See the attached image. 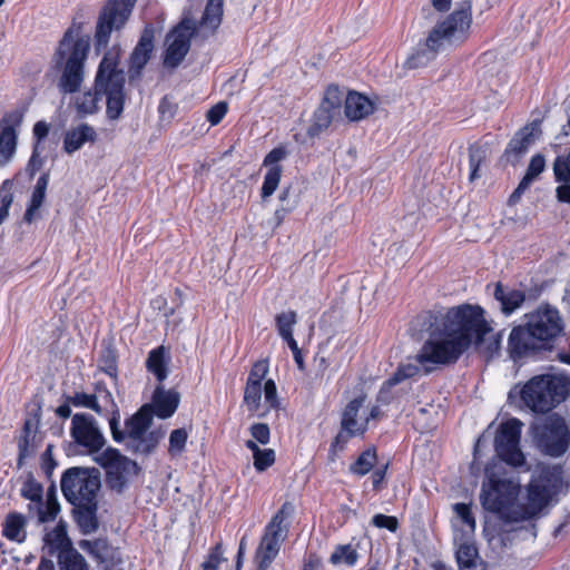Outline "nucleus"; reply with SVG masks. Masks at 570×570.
<instances>
[{
    "label": "nucleus",
    "mask_w": 570,
    "mask_h": 570,
    "mask_svg": "<svg viewBox=\"0 0 570 570\" xmlns=\"http://www.w3.org/2000/svg\"><path fill=\"white\" fill-rule=\"evenodd\" d=\"M422 317L429 337L415 360L425 374L454 364L471 346L487 361L500 352L502 335L493 332L478 305L462 304L444 312H428Z\"/></svg>",
    "instance_id": "obj_1"
},
{
    "label": "nucleus",
    "mask_w": 570,
    "mask_h": 570,
    "mask_svg": "<svg viewBox=\"0 0 570 570\" xmlns=\"http://www.w3.org/2000/svg\"><path fill=\"white\" fill-rule=\"evenodd\" d=\"M471 2L464 1L429 33L423 45L406 60L409 68H420L434 59L436 52L445 45H459L468 36L472 22Z\"/></svg>",
    "instance_id": "obj_2"
},
{
    "label": "nucleus",
    "mask_w": 570,
    "mask_h": 570,
    "mask_svg": "<svg viewBox=\"0 0 570 570\" xmlns=\"http://www.w3.org/2000/svg\"><path fill=\"white\" fill-rule=\"evenodd\" d=\"M89 49V38L80 37L72 28L65 32L56 52L57 67L62 71L58 82L61 92L73 94L80 89Z\"/></svg>",
    "instance_id": "obj_3"
},
{
    "label": "nucleus",
    "mask_w": 570,
    "mask_h": 570,
    "mask_svg": "<svg viewBox=\"0 0 570 570\" xmlns=\"http://www.w3.org/2000/svg\"><path fill=\"white\" fill-rule=\"evenodd\" d=\"M153 415L149 405H142L135 414L125 421V430L120 428V420L117 421V430L120 436L112 440L117 443H125V450L134 455L148 456L155 452L164 434L160 431H150Z\"/></svg>",
    "instance_id": "obj_4"
},
{
    "label": "nucleus",
    "mask_w": 570,
    "mask_h": 570,
    "mask_svg": "<svg viewBox=\"0 0 570 570\" xmlns=\"http://www.w3.org/2000/svg\"><path fill=\"white\" fill-rule=\"evenodd\" d=\"M125 72L118 68L116 56L107 52L101 59L95 78L97 94L106 96V114L110 120L120 118L125 105Z\"/></svg>",
    "instance_id": "obj_5"
},
{
    "label": "nucleus",
    "mask_w": 570,
    "mask_h": 570,
    "mask_svg": "<svg viewBox=\"0 0 570 570\" xmlns=\"http://www.w3.org/2000/svg\"><path fill=\"white\" fill-rule=\"evenodd\" d=\"M294 512V504L286 501L266 524L255 552L258 570H267L279 553L282 544L288 537Z\"/></svg>",
    "instance_id": "obj_6"
},
{
    "label": "nucleus",
    "mask_w": 570,
    "mask_h": 570,
    "mask_svg": "<svg viewBox=\"0 0 570 570\" xmlns=\"http://www.w3.org/2000/svg\"><path fill=\"white\" fill-rule=\"evenodd\" d=\"M567 386L553 375L532 377L521 390V399L533 412L547 413L564 400Z\"/></svg>",
    "instance_id": "obj_7"
},
{
    "label": "nucleus",
    "mask_w": 570,
    "mask_h": 570,
    "mask_svg": "<svg viewBox=\"0 0 570 570\" xmlns=\"http://www.w3.org/2000/svg\"><path fill=\"white\" fill-rule=\"evenodd\" d=\"M60 485L63 497L70 504L96 503L101 485L100 474L96 469L73 466L63 472Z\"/></svg>",
    "instance_id": "obj_8"
},
{
    "label": "nucleus",
    "mask_w": 570,
    "mask_h": 570,
    "mask_svg": "<svg viewBox=\"0 0 570 570\" xmlns=\"http://www.w3.org/2000/svg\"><path fill=\"white\" fill-rule=\"evenodd\" d=\"M518 489L514 483L505 479H497L494 475L482 484L481 503L484 510L500 515H528L527 509L514 504Z\"/></svg>",
    "instance_id": "obj_9"
},
{
    "label": "nucleus",
    "mask_w": 570,
    "mask_h": 570,
    "mask_svg": "<svg viewBox=\"0 0 570 570\" xmlns=\"http://www.w3.org/2000/svg\"><path fill=\"white\" fill-rule=\"evenodd\" d=\"M533 438L540 451L552 458L564 454L570 445L569 428L557 414L549 415L541 423L535 424Z\"/></svg>",
    "instance_id": "obj_10"
},
{
    "label": "nucleus",
    "mask_w": 570,
    "mask_h": 570,
    "mask_svg": "<svg viewBox=\"0 0 570 570\" xmlns=\"http://www.w3.org/2000/svg\"><path fill=\"white\" fill-rule=\"evenodd\" d=\"M562 485V471L559 466H543L534 475L528 488V515L541 511L559 492Z\"/></svg>",
    "instance_id": "obj_11"
},
{
    "label": "nucleus",
    "mask_w": 570,
    "mask_h": 570,
    "mask_svg": "<svg viewBox=\"0 0 570 570\" xmlns=\"http://www.w3.org/2000/svg\"><path fill=\"white\" fill-rule=\"evenodd\" d=\"M137 0H109L99 14L96 49L106 48L112 31L120 30L129 19Z\"/></svg>",
    "instance_id": "obj_12"
},
{
    "label": "nucleus",
    "mask_w": 570,
    "mask_h": 570,
    "mask_svg": "<svg viewBox=\"0 0 570 570\" xmlns=\"http://www.w3.org/2000/svg\"><path fill=\"white\" fill-rule=\"evenodd\" d=\"M197 32V23L194 19L185 17L166 36V50L164 55V66L166 68H177L190 49V41Z\"/></svg>",
    "instance_id": "obj_13"
},
{
    "label": "nucleus",
    "mask_w": 570,
    "mask_h": 570,
    "mask_svg": "<svg viewBox=\"0 0 570 570\" xmlns=\"http://www.w3.org/2000/svg\"><path fill=\"white\" fill-rule=\"evenodd\" d=\"M106 470L107 485L121 492L127 484V476L130 474H138L140 468L137 462L130 460L121 454L115 448H107L96 460Z\"/></svg>",
    "instance_id": "obj_14"
},
{
    "label": "nucleus",
    "mask_w": 570,
    "mask_h": 570,
    "mask_svg": "<svg viewBox=\"0 0 570 570\" xmlns=\"http://www.w3.org/2000/svg\"><path fill=\"white\" fill-rule=\"evenodd\" d=\"M522 423L518 419H510L503 422L495 435L494 446L498 456L505 463L513 466H521L525 459L520 450Z\"/></svg>",
    "instance_id": "obj_15"
},
{
    "label": "nucleus",
    "mask_w": 570,
    "mask_h": 570,
    "mask_svg": "<svg viewBox=\"0 0 570 570\" xmlns=\"http://www.w3.org/2000/svg\"><path fill=\"white\" fill-rule=\"evenodd\" d=\"M70 435L77 445L89 453L99 452L107 442L97 420L88 413H76L72 416Z\"/></svg>",
    "instance_id": "obj_16"
},
{
    "label": "nucleus",
    "mask_w": 570,
    "mask_h": 570,
    "mask_svg": "<svg viewBox=\"0 0 570 570\" xmlns=\"http://www.w3.org/2000/svg\"><path fill=\"white\" fill-rule=\"evenodd\" d=\"M532 335L539 340V342L546 346L547 343L554 340L563 330L562 320L559 315L558 309L543 306L528 315V322L525 324Z\"/></svg>",
    "instance_id": "obj_17"
},
{
    "label": "nucleus",
    "mask_w": 570,
    "mask_h": 570,
    "mask_svg": "<svg viewBox=\"0 0 570 570\" xmlns=\"http://www.w3.org/2000/svg\"><path fill=\"white\" fill-rule=\"evenodd\" d=\"M41 417V407L38 406L35 414L28 417L18 438V468H22L24 461L33 456L42 443V436L38 433Z\"/></svg>",
    "instance_id": "obj_18"
},
{
    "label": "nucleus",
    "mask_w": 570,
    "mask_h": 570,
    "mask_svg": "<svg viewBox=\"0 0 570 570\" xmlns=\"http://www.w3.org/2000/svg\"><path fill=\"white\" fill-rule=\"evenodd\" d=\"M288 153L285 147L279 146L272 149L264 158L263 166L267 168V171L264 176V181L262 186V199L265 200L271 197L275 190L277 189L282 174L283 167L279 165V161L284 160L287 157Z\"/></svg>",
    "instance_id": "obj_19"
},
{
    "label": "nucleus",
    "mask_w": 570,
    "mask_h": 570,
    "mask_svg": "<svg viewBox=\"0 0 570 570\" xmlns=\"http://www.w3.org/2000/svg\"><path fill=\"white\" fill-rule=\"evenodd\" d=\"M543 348L535 335L524 325L513 327L508 338V353L513 361Z\"/></svg>",
    "instance_id": "obj_20"
},
{
    "label": "nucleus",
    "mask_w": 570,
    "mask_h": 570,
    "mask_svg": "<svg viewBox=\"0 0 570 570\" xmlns=\"http://www.w3.org/2000/svg\"><path fill=\"white\" fill-rule=\"evenodd\" d=\"M95 403L99 405L97 414L100 416H108L110 431H114L115 436H120L117 430V421L120 420V410L111 392L106 387L105 384L98 382L95 385V392L92 393Z\"/></svg>",
    "instance_id": "obj_21"
},
{
    "label": "nucleus",
    "mask_w": 570,
    "mask_h": 570,
    "mask_svg": "<svg viewBox=\"0 0 570 570\" xmlns=\"http://www.w3.org/2000/svg\"><path fill=\"white\" fill-rule=\"evenodd\" d=\"M180 402V394L175 390H166L163 385H158L153 394L151 415L159 419H168L174 415Z\"/></svg>",
    "instance_id": "obj_22"
},
{
    "label": "nucleus",
    "mask_w": 570,
    "mask_h": 570,
    "mask_svg": "<svg viewBox=\"0 0 570 570\" xmlns=\"http://www.w3.org/2000/svg\"><path fill=\"white\" fill-rule=\"evenodd\" d=\"M365 402V395L351 400L345 406L342 417L341 428L351 434L363 435L367 430V420L358 419L360 409Z\"/></svg>",
    "instance_id": "obj_23"
},
{
    "label": "nucleus",
    "mask_w": 570,
    "mask_h": 570,
    "mask_svg": "<svg viewBox=\"0 0 570 570\" xmlns=\"http://www.w3.org/2000/svg\"><path fill=\"white\" fill-rule=\"evenodd\" d=\"M154 49V31L151 29H145L140 36V39L135 47L130 56V78L139 76L140 71L147 65L150 59V53Z\"/></svg>",
    "instance_id": "obj_24"
},
{
    "label": "nucleus",
    "mask_w": 570,
    "mask_h": 570,
    "mask_svg": "<svg viewBox=\"0 0 570 570\" xmlns=\"http://www.w3.org/2000/svg\"><path fill=\"white\" fill-rule=\"evenodd\" d=\"M22 116L19 112L6 115L1 120L0 154L9 158L17 145L16 127L21 124Z\"/></svg>",
    "instance_id": "obj_25"
},
{
    "label": "nucleus",
    "mask_w": 570,
    "mask_h": 570,
    "mask_svg": "<svg viewBox=\"0 0 570 570\" xmlns=\"http://www.w3.org/2000/svg\"><path fill=\"white\" fill-rule=\"evenodd\" d=\"M97 137V132L92 126L81 124L66 132L63 149L67 154L71 155L79 150L86 142H96Z\"/></svg>",
    "instance_id": "obj_26"
},
{
    "label": "nucleus",
    "mask_w": 570,
    "mask_h": 570,
    "mask_svg": "<svg viewBox=\"0 0 570 570\" xmlns=\"http://www.w3.org/2000/svg\"><path fill=\"white\" fill-rule=\"evenodd\" d=\"M345 115L350 120L357 121L374 110L373 102L362 94L350 92L345 98Z\"/></svg>",
    "instance_id": "obj_27"
},
{
    "label": "nucleus",
    "mask_w": 570,
    "mask_h": 570,
    "mask_svg": "<svg viewBox=\"0 0 570 570\" xmlns=\"http://www.w3.org/2000/svg\"><path fill=\"white\" fill-rule=\"evenodd\" d=\"M170 355L164 345H160L148 353L146 368L155 375L158 382H164L168 376V364Z\"/></svg>",
    "instance_id": "obj_28"
},
{
    "label": "nucleus",
    "mask_w": 570,
    "mask_h": 570,
    "mask_svg": "<svg viewBox=\"0 0 570 570\" xmlns=\"http://www.w3.org/2000/svg\"><path fill=\"white\" fill-rule=\"evenodd\" d=\"M494 298L500 303L502 313L510 315L524 303L525 294L522 291L507 288L501 283H498L495 285Z\"/></svg>",
    "instance_id": "obj_29"
},
{
    "label": "nucleus",
    "mask_w": 570,
    "mask_h": 570,
    "mask_svg": "<svg viewBox=\"0 0 570 570\" xmlns=\"http://www.w3.org/2000/svg\"><path fill=\"white\" fill-rule=\"evenodd\" d=\"M533 130L534 128H530L527 126L515 134V136L510 140L505 149V156L508 157V159L512 157V163L519 161L520 157L528 150L530 145L533 142Z\"/></svg>",
    "instance_id": "obj_30"
},
{
    "label": "nucleus",
    "mask_w": 570,
    "mask_h": 570,
    "mask_svg": "<svg viewBox=\"0 0 570 570\" xmlns=\"http://www.w3.org/2000/svg\"><path fill=\"white\" fill-rule=\"evenodd\" d=\"M97 510L98 502L87 505H73L75 519L83 533L89 534L98 529Z\"/></svg>",
    "instance_id": "obj_31"
},
{
    "label": "nucleus",
    "mask_w": 570,
    "mask_h": 570,
    "mask_svg": "<svg viewBox=\"0 0 570 570\" xmlns=\"http://www.w3.org/2000/svg\"><path fill=\"white\" fill-rule=\"evenodd\" d=\"M49 183V174L45 173L42 174L35 186V189L31 195L30 204L24 213V220L27 223H32L36 216V213L41 207L45 197H46V190Z\"/></svg>",
    "instance_id": "obj_32"
},
{
    "label": "nucleus",
    "mask_w": 570,
    "mask_h": 570,
    "mask_svg": "<svg viewBox=\"0 0 570 570\" xmlns=\"http://www.w3.org/2000/svg\"><path fill=\"white\" fill-rule=\"evenodd\" d=\"M223 6L224 0H208L199 21V27L215 31L222 22Z\"/></svg>",
    "instance_id": "obj_33"
},
{
    "label": "nucleus",
    "mask_w": 570,
    "mask_h": 570,
    "mask_svg": "<svg viewBox=\"0 0 570 570\" xmlns=\"http://www.w3.org/2000/svg\"><path fill=\"white\" fill-rule=\"evenodd\" d=\"M26 520L20 513H9L6 518L2 533L12 541L22 542L26 538L24 532Z\"/></svg>",
    "instance_id": "obj_34"
},
{
    "label": "nucleus",
    "mask_w": 570,
    "mask_h": 570,
    "mask_svg": "<svg viewBox=\"0 0 570 570\" xmlns=\"http://www.w3.org/2000/svg\"><path fill=\"white\" fill-rule=\"evenodd\" d=\"M335 115L336 114L334 111L327 109V105H320L313 115L312 124L307 129V135L309 137L318 136L330 127Z\"/></svg>",
    "instance_id": "obj_35"
},
{
    "label": "nucleus",
    "mask_w": 570,
    "mask_h": 570,
    "mask_svg": "<svg viewBox=\"0 0 570 570\" xmlns=\"http://www.w3.org/2000/svg\"><path fill=\"white\" fill-rule=\"evenodd\" d=\"M376 461L377 454L375 448H368L350 465V472L357 476H364L374 468Z\"/></svg>",
    "instance_id": "obj_36"
},
{
    "label": "nucleus",
    "mask_w": 570,
    "mask_h": 570,
    "mask_svg": "<svg viewBox=\"0 0 570 570\" xmlns=\"http://www.w3.org/2000/svg\"><path fill=\"white\" fill-rule=\"evenodd\" d=\"M101 94L86 91L81 95H79L75 100V107L80 117H86L88 115H94L99 109V100H100Z\"/></svg>",
    "instance_id": "obj_37"
},
{
    "label": "nucleus",
    "mask_w": 570,
    "mask_h": 570,
    "mask_svg": "<svg viewBox=\"0 0 570 570\" xmlns=\"http://www.w3.org/2000/svg\"><path fill=\"white\" fill-rule=\"evenodd\" d=\"M59 564L61 570H88L85 558L73 548L60 551Z\"/></svg>",
    "instance_id": "obj_38"
},
{
    "label": "nucleus",
    "mask_w": 570,
    "mask_h": 570,
    "mask_svg": "<svg viewBox=\"0 0 570 570\" xmlns=\"http://www.w3.org/2000/svg\"><path fill=\"white\" fill-rule=\"evenodd\" d=\"M487 158V148L481 145H472L469 148V165L470 175L469 180L474 181L481 177L479 170L480 166Z\"/></svg>",
    "instance_id": "obj_39"
},
{
    "label": "nucleus",
    "mask_w": 570,
    "mask_h": 570,
    "mask_svg": "<svg viewBox=\"0 0 570 570\" xmlns=\"http://www.w3.org/2000/svg\"><path fill=\"white\" fill-rule=\"evenodd\" d=\"M357 559L358 553L355 548L351 544H342L335 548L331 554L330 562L334 566L344 563L352 567L356 563Z\"/></svg>",
    "instance_id": "obj_40"
},
{
    "label": "nucleus",
    "mask_w": 570,
    "mask_h": 570,
    "mask_svg": "<svg viewBox=\"0 0 570 570\" xmlns=\"http://www.w3.org/2000/svg\"><path fill=\"white\" fill-rule=\"evenodd\" d=\"M297 322V315L294 311L283 312L276 315V326L279 336L284 340L294 338L293 327Z\"/></svg>",
    "instance_id": "obj_41"
},
{
    "label": "nucleus",
    "mask_w": 570,
    "mask_h": 570,
    "mask_svg": "<svg viewBox=\"0 0 570 570\" xmlns=\"http://www.w3.org/2000/svg\"><path fill=\"white\" fill-rule=\"evenodd\" d=\"M262 392V384L246 382L243 402L247 406V410L250 412L252 415L256 414L261 406Z\"/></svg>",
    "instance_id": "obj_42"
},
{
    "label": "nucleus",
    "mask_w": 570,
    "mask_h": 570,
    "mask_svg": "<svg viewBox=\"0 0 570 570\" xmlns=\"http://www.w3.org/2000/svg\"><path fill=\"white\" fill-rule=\"evenodd\" d=\"M99 368L108 374L111 379L116 380L117 370V355L114 348L107 346L99 358Z\"/></svg>",
    "instance_id": "obj_43"
},
{
    "label": "nucleus",
    "mask_w": 570,
    "mask_h": 570,
    "mask_svg": "<svg viewBox=\"0 0 570 570\" xmlns=\"http://www.w3.org/2000/svg\"><path fill=\"white\" fill-rule=\"evenodd\" d=\"M80 547L96 558L97 561L104 562L108 557V542L104 539L95 541H81Z\"/></svg>",
    "instance_id": "obj_44"
},
{
    "label": "nucleus",
    "mask_w": 570,
    "mask_h": 570,
    "mask_svg": "<svg viewBox=\"0 0 570 570\" xmlns=\"http://www.w3.org/2000/svg\"><path fill=\"white\" fill-rule=\"evenodd\" d=\"M546 168V159L544 156L541 154H535L530 159L529 166L527 168L525 175L523 176L522 180H524V185H531L539 175Z\"/></svg>",
    "instance_id": "obj_45"
},
{
    "label": "nucleus",
    "mask_w": 570,
    "mask_h": 570,
    "mask_svg": "<svg viewBox=\"0 0 570 570\" xmlns=\"http://www.w3.org/2000/svg\"><path fill=\"white\" fill-rule=\"evenodd\" d=\"M43 489L42 485L33 478H28L21 488V495L35 503L37 507L42 501Z\"/></svg>",
    "instance_id": "obj_46"
},
{
    "label": "nucleus",
    "mask_w": 570,
    "mask_h": 570,
    "mask_svg": "<svg viewBox=\"0 0 570 570\" xmlns=\"http://www.w3.org/2000/svg\"><path fill=\"white\" fill-rule=\"evenodd\" d=\"M478 557V550L474 546L463 543L456 551V561L461 568H473L475 566V558Z\"/></svg>",
    "instance_id": "obj_47"
},
{
    "label": "nucleus",
    "mask_w": 570,
    "mask_h": 570,
    "mask_svg": "<svg viewBox=\"0 0 570 570\" xmlns=\"http://www.w3.org/2000/svg\"><path fill=\"white\" fill-rule=\"evenodd\" d=\"M36 509L38 521L40 523H46L53 521L56 519L57 514L60 511V505L58 500H50L49 502L46 503L41 501V503L38 504Z\"/></svg>",
    "instance_id": "obj_48"
},
{
    "label": "nucleus",
    "mask_w": 570,
    "mask_h": 570,
    "mask_svg": "<svg viewBox=\"0 0 570 570\" xmlns=\"http://www.w3.org/2000/svg\"><path fill=\"white\" fill-rule=\"evenodd\" d=\"M553 173L558 183H570V149L567 155L556 158Z\"/></svg>",
    "instance_id": "obj_49"
},
{
    "label": "nucleus",
    "mask_w": 570,
    "mask_h": 570,
    "mask_svg": "<svg viewBox=\"0 0 570 570\" xmlns=\"http://www.w3.org/2000/svg\"><path fill=\"white\" fill-rule=\"evenodd\" d=\"M12 202L13 193L11 190V184L6 180L0 187V225L7 219Z\"/></svg>",
    "instance_id": "obj_50"
},
{
    "label": "nucleus",
    "mask_w": 570,
    "mask_h": 570,
    "mask_svg": "<svg viewBox=\"0 0 570 570\" xmlns=\"http://www.w3.org/2000/svg\"><path fill=\"white\" fill-rule=\"evenodd\" d=\"M343 100V92L337 86H328L321 105H327V109L338 114Z\"/></svg>",
    "instance_id": "obj_51"
},
{
    "label": "nucleus",
    "mask_w": 570,
    "mask_h": 570,
    "mask_svg": "<svg viewBox=\"0 0 570 570\" xmlns=\"http://www.w3.org/2000/svg\"><path fill=\"white\" fill-rule=\"evenodd\" d=\"M420 373V366L416 364H401L390 377V384H400L404 380L411 379Z\"/></svg>",
    "instance_id": "obj_52"
},
{
    "label": "nucleus",
    "mask_w": 570,
    "mask_h": 570,
    "mask_svg": "<svg viewBox=\"0 0 570 570\" xmlns=\"http://www.w3.org/2000/svg\"><path fill=\"white\" fill-rule=\"evenodd\" d=\"M188 433L185 429H176L169 435V453L175 455L184 451Z\"/></svg>",
    "instance_id": "obj_53"
},
{
    "label": "nucleus",
    "mask_w": 570,
    "mask_h": 570,
    "mask_svg": "<svg viewBox=\"0 0 570 570\" xmlns=\"http://www.w3.org/2000/svg\"><path fill=\"white\" fill-rule=\"evenodd\" d=\"M67 401L77 407H85L92 410L97 413L99 411V405L95 403V397L91 394L85 392H76L73 395L68 396Z\"/></svg>",
    "instance_id": "obj_54"
},
{
    "label": "nucleus",
    "mask_w": 570,
    "mask_h": 570,
    "mask_svg": "<svg viewBox=\"0 0 570 570\" xmlns=\"http://www.w3.org/2000/svg\"><path fill=\"white\" fill-rule=\"evenodd\" d=\"M453 510L461 522L466 525L468 530L473 532L475 530V518L471 512L470 505L462 502L455 503Z\"/></svg>",
    "instance_id": "obj_55"
},
{
    "label": "nucleus",
    "mask_w": 570,
    "mask_h": 570,
    "mask_svg": "<svg viewBox=\"0 0 570 570\" xmlns=\"http://www.w3.org/2000/svg\"><path fill=\"white\" fill-rule=\"evenodd\" d=\"M275 462V452L272 449L259 450L254 455V466L257 471L262 472L269 468Z\"/></svg>",
    "instance_id": "obj_56"
},
{
    "label": "nucleus",
    "mask_w": 570,
    "mask_h": 570,
    "mask_svg": "<svg viewBox=\"0 0 570 570\" xmlns=\"http://www.w3.org/2000/svg\"><path fill=\"white\" fill-rule=\"evenodd\" d=\"M355 436H357V435L351 434L350 432H347L341 428L340 432L334 438V440L331 444L330 453L332 454V460H334V456L337 452L343 451L345 449L350 439L355 438Z\"/></svg>",
    "instance_id": "obj_57"
},
{
    "label": "nucleus",
    "mask_w": 570,
    "mask_h": 570,
    "mask_svg": "<svg viewBox=\"0 0 570 570\" xmlns=\"http://www.w3.org/2000/svg\"><path fill=\"white\" fill-rule=\"evenodd\" d=\"M281 205L287 210L293 212L299 203V194L292 190V187H286L279 194Z\"/></svg>",
    "instance_id": "obj_58"
},
{
    "label": "nucleus",
    "mask_w": 570,
    "mask_h": 570,
    "mask_svg": "<svg viewBox=\"0 0 570 570\" xmlns=\"http://www.w3.org/2000/svg\"><path fill=\"white\" fill-rule=\"evenodd\" d=\"M250 435L254 440L265 445L269 442L271 431L269 426L266 423H254L249 428Z\"/></svg>",
    "instance_id": "obj_59"
},
{
    "label": "nucleus",
    "mask_w": 570,
    "mask_h": 570,
    "mask_svg": "<svg viewBox=\"0 0 570 570\" xmlns=\"http://www.w3.org/2000/svg\"><path fill=\"white\" fill-rule=\"evenodd\" d=\"M372 524L377 528H385L391 532H395L399 528V521L395 517L385 514H375L372 519Z\"/></svg>",
    "instance_id": "obj_60"
},
{
    "label": "nucleus",
    "mask_w": 570,
    "mask_h": 570,
    "mask_svg": "<svg viewBox=\"0 0 570 570\" xmlns=\"http://www.w3.org/2000/svg\"><path fill=\"white\" fill-rule=\"evenodd\" d=\"M227 112V104L220 101L213 106L206 115L207 120L212 126L218 125Z\"/></svg>",
    "instance_id": "obj_61"
},
{
    "label": "nucleus",
    "mask_w": 570,
    "mask_h": 570,
    "mask_svg": "<svg viewBox=\"0 0 570 570\" xmlns=\"http://www.w3.org/2000/svg\"><path fill=\"white\" fill-rule=\"evenodd\" d=\"M267 372L268 366L266 362H256L252 367V371L247 377V382H253L254 384H262V381L265 379Z\"/></svg>",
    "instance_id": "obj_62"
},
{
    "label": "nucleus",
    "mask_w": 570,
    "mask_h": 570,
    "mask_svg": "<svg viewBox=\"0 0 570 570\" xmlns=\"http://www.w3.org/2000/svg\"><path fill=\"white\" fill-rule=\"evenodd\" d=\"M265 402L268 403L271 409H277L279 405L277 399L276 384L273 380H267L264 384Z\"/></svg>",
    "instance_id": "obj_63"
},
{
    "label": "nucleus",
    "mask_w": 570,
    "mask_h": 570,
    "mask_svg": "<svg viewBox=\"0 0 570 570\" xmlns=\"http://www.w3.org/2000/svg\"><path fill=\"white\" fill-rule=\"evenodd\" d=\"M223 560L220 544H217L208 556V559L203 563V570H217Z\"/></svg>",
    "instance_id": "obj_64"
}]
</instances>
